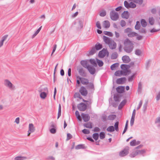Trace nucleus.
<instances>
[{
    "mask_svg": "<svg viewBox=\"0 0 160 160\" xmlns=\"http://www.w3.org/2000/svg\"><path fill=\"white\" fill-rule=\"evenodd\" d=\"M110 15L111 19L113 21H116L119 18V15L118 13L115 12L114 10L111 11Z\"/></svg>",
    "mask_w": 160,
    "mask_h": 160,
    "instance_id": "obj_1",
    "label": "nucleus"
},
{
    "mask_svg": "<svg viewBox=\"0 0 160 160\" xmlns=\"http://www.w3.org/2000/svg\"><path fill=\"white\" fill-rule=\"evenodd\" d=\"M129 147H126L122 151L120 152L119 155L120 157L126 156L129 153Z\"/></svg>",
    "mask_w": 160,
    "mask_h": 160,
    "instance_id": "obj_2",
    "label": "nucleus"
},
{
    "mask_svg": "<svg viewBox=\"0 0 160 160\" xmlns=\"http://www.w3.org/2000/svg\"><path fill=\"white\" fill-rule=\"evenodd\" d=\"M77 107L78 110L81 111H84L87 108V105L84 103L81 102L78 104Z\"/></svg>",
    "mask_w": 160,
    "mask_h": 160,
    "instance_id": "obj_3",
    "label": "nucleus"
},
{
    "mask_svg": "<svg viewBox=\"0 0 160 160\" xmlns=\"http://www.w3.org/2000/svg\"><path fill=\"white\" fill-rule=\"evenodd\" d=\"M77 78L80 80L81 82L83 85H87L89 83L88 80L86 78H81L79 76L77 77Z\"/></svg>",
    "mask_w": 160,
    "mask_h": 160,
    "instance_id": "obj_4",
    "label": "nucleus"
},
{
    "mask_svg": "<svg viewBox=\"0 0 160 160\" xmlns=\"http://www.w3.org/2000/svg\"><path fill=\"white\" fill-rule=\"evenodd\" d=\"M80 75L83 77H86L87 76V73L83 68L81 67L77 69Z\"/></svg>",
    "mask_w": 160,
    "mask_h": 160,
    "instance_id": "obj_5",
    "label": "nucleus"
},
{
    "mask_svg": "<svg viewBox=\"0 0 160 160\" xmlns=\"http://www.w3.org/2000/svg\"><path fill=\"white\" fill-rule=\"evenodd\" d=\"M81 94L83 96H86L88 93V91L84 86H81L79 90Z\"/></svg>",
    "mask_w": 160,
    "mask_h": 160,
    "instance_id": "obj_6",
    "label": "nucleus"
},
{
    "mask_svg": "<svg viewBox=\"0 0 160 160\" xmlns=\"http://www.w3.org/2000/svg\"><path fill=\"white\" fill-rule=\"evenodd\" d=\"M124 47L133 46V44L129 39L127 38L125 40L124 42Z\"/></svg>",
    "mask_w": 160,
    "mask_h": 160,
    "instance_id": "obj_7",
    "label": "nucleus"
},
{
    "mask_svg": "<svg viewBox=\"0 0 160 160\" xmlns=\"http://www.w3.org/2000/svg\"><path fill=\"white\" fill-rule=\"evenodd\" d=\"M87 69L92 75L94 74L96 72V69L93 66L89 65L87 67Z\"/></svg>",
    "mask_w": 160,
    "mask_h": 160,
    "instance_id": "obj_8",
    "label": "nucleus"
},
{
    "mask_svg": "<svg viewBox=\"0 0 160 160\" xmlns=\"http://www.w3.org/2000/svg\"><path fill=\"white\" fill-rule=\"evenodd\" d=\"M82 118L85 122H87L89 121L90 118V116L88 114L82 113L81 114Z\"/></svg>",
    "mask_w": 160,
    "mask_h": 160,
    "instance_id": "obj_9",
    "label": "nucleus"
},
{
    "mask_svg": "<svg viewBox=\"0 0 160 160\" xmlns=\"http://www.w3.org/2000/svg\"><path fill=\"white\" fill-rule=\"evenodd\" d=\"M107 52V50L105 48H103L102 51L99 52V56L101 58L104 57L106 55Z\"/></svg>",
    "mask_w": 160,
    "mask_h": 160,
    "instance_id": "obj_10",
    "label": "nucleus"
},
{
    "mask_svg": "<svg viewBox=\"0 0 160 160\" xmlns=\"http://www.w3.org/2000/svg\"><path fill=\"white\" fill-rule=\"evenodd\" d=\"M35 131V128L32 123H30L29 125V130L28 131V136H29L31 133L34 132Z\"/></svg>",
    "mask_w": 160,
    "mask_h": 160,
    "instance_id": "obj_11",
    "label": "nucleus"
},
{
    "mask_svg": "<svg viewBox=\"0 0 160 160\" xmlns=\"http://www.w3.org/2000/svg\"><path fill=\"white\" fill-rule=\"evenodd\" d=\"M126 81V78L125 77L121 78L117 80L116 83L118 84H123Z\"/></svg>",
    "mask_w": 160,
    "mask_h": 160,
    "instance_id": "obj_12",
    "label": "nucleus"
},
{
    "mask_svg": "<svg viewBox=\"0 0 160 160\" xmlns=\"http://www.w3.org/2000/svg\"><path fill=\"white\" fill-rule=\"evenodd\" d=\"M133 48L134 46L124 47V50L126 52L130 53L133 50Z\"/></svg>",
    "mask_w": 160,
    "mask_h": 160,
    "instance_id": "obj_13",
    "label": "nucleus"
},
{
    "mask_svg": "<svg viewBox=\"0 0 160 160\" xmlns=\"http://www.w3.org/2000/svg\"><path fill=\"white\" fill-rule=\"evenodd\" d=\"M122 60L123 62L125 63H128L130 62L131 59L128 56L125 55L122 58Z\"/></svg>",
    "mask_w": 160,
    "mask_h": 160,
    "instance_id": "obj_14",
    "label": "nucleus"
},
{
    "mask_svg": "<svg viewBox=\"0 0 160 160\" xmlns=\"http://www.w3.org/2000/svg\"><path fill=\"white\" fill-rule=\"evenodd\" d=\"M4 85L5 86L9 87L10 89L12 88L13 86L12 83L8 79H5V80Z\"/></svg>",
    "mask_w": 160,
    "mask_h": 160,
    "instance_id": "obj_15",
    "label": "nucleus"
},
{
    "mask_svg": "<svg viewBox=\"0 0 160 160\" xmlns=\"http://www.w3.org/2000/svg\"><path fill=\"white\" fill-rule=\"evenodd\" d=\"M108 45L110 48L111 49H115L117 46L116 43L112 40Z\"/></svg>",
    "mask_w": 160,
    "mask_h": 160,
    "instance_id": "obj_16",
    "label": "nucleus"
},
{
    "mask_svg": "<svg viewBox=\"0 0 160 160\" xmlns=\"http://www.w3.org/2000/svg\"><path fill=\"white\" fill-rule=\"evenodd\" d=\"M96 52V49L94 47L92 48L90 50L88 51L87 55L88 56L92 55L95 53Z\"/></svg>",
    "mask_w": 160,
    "mask_h": 160,
    "instance_id": "obj_17",
    "label": "nucleus"
},
{
    "mask_svg": "<svg viewBox=\"0 0 160 160\" xmlns=\"http://www.w3.org/2000/svg\"><path fill=\"white\" fill-rule=\"evenodd\" d=\"M124 86H118L116 88L117 92L119 93H122L124 90Z\"/></svg>",
    "mask_w": 160,
    "mask_h": 160,
    "instance_id": "obj_18",
    "label": "nucleus"
},
{
    "mask_svg": "<svg viewBox=\"0 0 160 160\" xmlns=\"http://www.w3.org/2000/svg\"><path fill=\"white\" fill-rule=\"evenodd\" d=\"M121 97V95L118 93L114 94L113 97L114 101L116 102H119L120 98Z\"/></svg>",
    "mask_w": 160,
    "mask_h": 160,
    "instance_id": "obj_19",
    "label": "nucleus"
},
{
    "mask_svg": "<svg viewBox=\"0 0 160 160\" xmlns=\"http://www.w3.org/2000/svg\"><path fill=\"white\" fill-rule=\"evenodd\" d=\"M103 39L105 43L108 44L112 41V39L110 40L109 38L105 36H103Z\"/></svg>",
    "mask_w": 160,
    "mask_h": 160,
    "instance_id": "obj_20",
    "label": "nucleus"
},
{
    "mask_svg": "<svg viewBox=\"0 0 160 160\" xmlns=\"http://www.w3.org/2000/svg\"><path fill=\"white\" fill-rule=\"evenodd\" d=\"M122 17L123 18L127 19L129 17V14L128 11H124L122 14Z\"/></svg>",
    "mask_w": 160,
    "mask_h": 160,
    "instance_id": "obj_21",
    "label": "nucleus"
},
{
    "mask_svg": "<svg viewBox=\"0 0 160 160\" xmlns=\"http://www.w3.org/2000/svg\"><path fill=\"white\" fill-rule=\"evenodd\" d=\"M81 65L84 68H87V67L89 65H88V62L86 60H82L80 62Z\"/></svg>",
    "mask_w": 160,
    "mask_h": 160,
    "instance_id": "obj_22",
    "label": "nucleus"
},
{
    "mask_svg": "<svg viewBox=\"0 0 160 160\" xmlns=\"http://www.w3.org/2000/svg\"><path fill=\"white\" fill-rule=\"evenodd\" d=\"M140 142L139 141H132L130 142V145L132 146H134L140 144Z\"/></svg>",
    "mask_w": 160,
    "mask_h": 160,
    "instance_id": "obj_23",
    "label": "nucleus"
},
{
    "mask_svg": "<svg viewBox=\"0 0 160 160\" xmlns=\"http://www.w3.org/2000/svg\"><path fill=\"white\" fill-rule=\"evenodd\" d=\"M75 148L76 149H85L86 148V147L84 144H80L76 146Z\"/></svg>",
    "mask_w": 160,
    "mask_h": 160,
    "instance_id": "obj_24",
    "label": "nucleus"
},
{
    "mask_svg": "<svg viewBox=\"0 0 160 160\" xmlns=\"http://www.w3.org/2000/svg\"><path fill=\"white\" fill-rule=\"evenodd\" d=\"M78 22L79 25L80 27V29H82L83 28V19H78Z\"/></svg>",
    "mask_w": 160,
    "mask_h": 160,
    "instance_id": "obj_25",
    "label": "nucleus"
},
{
    "mask_svg": "<svg viewBox=\"0 0 160 160\" xmlns=\"http://www.w3.org/2000/svg\"><path fill=\"white\" fill-rule=\"evenodd\" d=\"M103 24L104 27L106 28H109L110 25V22L107 20L104 21L103 22Z\"/></svg>",
    "mask_w": 160,
    "mask_h": 160,
    "instance_id": "obj_26",
    "label": "nucleus"
},
{
    "mask_svg": "<svg viewBox=\"0 0 160 160\" xmlns=\"http://www.w3.org/2000/svg\"><path fill=\"white\" fill-rule=\"evenodd\" d=\"M94 47L95 48L96 50H99L102 48V46L101 44L98 42L96 44L95 47Z\"/></svg>",
    "mask_w": 160,
    "mask_h": 160,
    "instance_id": "obj_27",
    "label": "nucleus"
},
{
    "mask_svg": "<svg viewBox=\"0 0 160 160\" xmlns=\"http://www.w3.org/2000/svg\"><path fill=\"white\" fill-rule=\"evenodd\" d=\"M128 37L132 38L134 36H138V34L135 32H131L130 33L128 34Z\"/></svg>",
    "mask_w": 160,
    "mask_h": 160,
    "instance_id": "obj_28",
    "label": "nucleus"
},
{
    "mask_svg": "<svg viewBox=\"0 0 160 160\" xmlns=\"http://www.w3.org/2000/svg\"><path fill=\"white\" fill-rule=\"evenodd\" d=\"M83 126L87 128H92V123L90 122L84 124Z\"/></svg>",
    "mask_w": 160,
    "mask_h": 160,
    "instance_id": "obj_29",
    "label": "nucleus"
},
{
    "mask_svg": "<svg viewBox=\"0 0 160 160\" xmlns=\"http://www.w3.org/2000/svg\"><path fill=\"white\" fill-rule=\"evenodd\" d=\"M27 158L25 157H23L21 156H18L14 158V160H24Z\"/></svg>",
    "mask_w": 160,
    "mask_h": 160,
    "instance_id": "obj_30",
    "label": "nucleus"
},
{
    "mask_svg": "<svg viewBox=\"0 0 160 160\" xmlns=\"http://www.w3.org/2000/svg\"><path fill=\"white\" fill-rule=\"evenodd\" d=\"M119 63H116L112 64L110 67L111 70H113L115 69L116 68L118 67Z\"/></svg>",
    "mask_w": 160,
    "mask_h": 160,
    "instance_id": "obj_31",
    "label": "nucleus"
},
{
    "mask_svg": "<svg viewBox=\"0 0 160 160\" xmlns=\"http://www.w3.org/2000/svg\"><path fill=\"white\" fill-rule=\"evenodd\" d=\"M118 54L117 52H115L112 53L111 56V58L112 59H115L117 58L118 57Z\"/></svg>",
    "mask_w": 160,
    "mask_h": 160,
    "instance_id": "obj_32",
    "label": "nucleus"
},
{
    "mask_svg": "<svg viewBox=\"0 0 160 160\" xmlns=\"http://www.w3.org/2000/svg\"><path fill=\"white\" fill-rule=\"evenodd\" d=\"M89 62L91 64L93 65L94 66L97 67V63L94 59H91L89 60Z\"/></svg>",
    "mask_w": 160,
    "mask_h": 160,
    "instance_id": "obj_33",
    "label": "nucleus"
},
{
    "mask_svg": "<svg viewBox=\"0 0 160 160\" xmlns=\"http://www.w3.org/2000/svg\"><path fill=\"white\" fill-rule=\"evenodd\" d=\"M127 102V101L126 99L123 100L120 104L118 108L119 109L122 108L125 104Z\"/></svg>",
    "mask_w": 160,
    "mask_h": 160,
    "instance_id": "obj_34",
    "label": "nucleus"
},
{
    "mask_svg": "<svg viewBox=\"0 0 160 160\" xmlns=\"http://www.w3.org/2000/svg\"><path fill=\"white\" fill-rule=\"evenodd\" d=\"M138 152H137V150L133 151L130 154V157L131 158H134L136 156H137L138 155Z\"/></svg>",
    "mask_w": 160,
    "mask_h": 160,
    "instance_id": "obj_35",
    "label": "nucleus"
},
{
    "mask_svg": "<svg viewBox=\"0 0 160 160\" xmlns=\"http://www.w3.org/2000/svg\"><path fill=\"white\" fill-rule=\"evenodd\" d=\"M107 131L108 132H112L114 131V128L113 126H111L108 127L107 129Z\"/></svg>",
    "mask_w": 160,
    "mask_h": 160,
    "instance_id": "obj_36",
    "label": "nucleus"
},
{
    "mask_svg": "<svg viewBox=\"0 0 160 160\" xmlns=\"http://www.w3.org/2000/svg\"><path fill=\"white\" fill-rule=\"evenodd\" d=\"M137 152H138V155H142L143 154L145 153L146 151L145 149H142L141 150H136Z\"/></svg>",
    "mask_w": 160,
    "mask_h": 160,
    "instance_id": "obj_37",
    "label": "nucleus"
},
{
    "mask_svg": "<svg viewBox=\"0 0 160 160\" xmlns=\"http://www.w3.org/2000/svg\"><path fill=\"white\" fill-rule=\"evenodd\" d=\"M97 62L99 67H101L103 66V62L102 60L97 59Z\"/></svg>",
    "mask_w": 160,
    "mask_h": 160,
    "instance_id": "obj_38",
    "label": "nucleus"
},
{
    "mask_svg": "<svg viewBox=\"0 0 160 160\" xmlns=\"http://www.w3.org/2000/svg\"><path fill=\"white\" fill-rule=\"evenodd\" d=\"M116 117L115 115L112 114L108 116V119L110 120H114Z\"/></svg>",
    "mask_w": 160,
    "mask_h": 160,
    "instance_id": "obj_39",
    "label": "nucleus"
},
{
    "mask_svg": "<svg viewBox=\"0 0 160 160\" xmlns=\"http://www.w3.org/2000/svg\"><path fill=\"white\" fill-rule=\"evenodd\" d=\"M141 24L142 27H145L147 25V22L144 19H142L141 21Z\"/></svg>",
    "mask_w": 160,
    "mask_h": 160,
    "instance_id": "obj_40",
    "label": "nucleus"
},
{
    "mask_svg": "<svg viewBox=\"0 0 160 160\" xmlns=\"http://www.w3.org/2000/svg\"><path fill=\"white\" fill-rule=\"evenodd\" d=\"M75 115L77 117V119L79 120L80 121H81L82 120L80 116V115L79 112L78 111H76L75 112Z\"/></svg>",
    "mask_w": 160,
    "mask_h": 160,
    "instance_id": "obj_41",
    "label": "nucleus"
},
{
    "mask_svg": "<svg viewBox=\"0 0 160 160\" xmlns=\"http://www.w3.org/2000/svg\"><path fill=\"white\" fill-rule=\"evenodd\" d=\"M47 94L45 92H42L40 94V97L42 99H45L47 97Z\"/></svg>",
    "mask_w": 160,
    "mask_h": 160,
    "instance_id": "obj_42",
    "label": "nucleus"
},
{
    "mask_svg": "<svg viewBox=\"0 0 160 160\" xmlns=\"http://www.w3.org/2000/svg\"><path fill=\"white\" fill-rule=\"evenodd\" d=\"M156 123L158 124V126L160 127V116L157 118L155 121Z\"/></svg>",
    "mask_w": 160,
    "mask_h": 160,
    "instance_id": "obj_43",
    "label": "nucleus"
},
{
    "mask_svg": "<svg viewBox=\"0 0 160 160\" xmlns=\"http://www.w3.org/2000/svg\"><path fill=\"white\" fill-rule=\"evenodd\" d=\"M140 27V25L139 21L136 22V24L135 26V28L136 30H139Z\"/></svg>",
    "mask_w": 160,
    "mask_h": 160,
    "instance_id": "obj_44",
    "label": "nucleus"
},
{
    "mask_svg": "<svg viewBox=\"0 0 160 160\" xmlns=\"http://www.w3.org/2000/svg\"><path fill=\"white\" fill-rule=\"evenodd\" d=\"M104 34L110 37H112L113 36L112 34L109 31H104Z\"/></svg>",
    "mask_w": 160,
    "mask_h": 160,
    "instance_id": "obj_45",
    "label": "nucleus"
},
{
    "mask_svg": "<svg viewBox=\"0 0 160 160\" xmlns=\"http://www.w3.org/2000/svg\"><path fill=\"white\" fill-rule=\"evenodd\" d=\"M118 125L119 122H116L114 124V130L115 129V130L117 132H118L119 131Z\"/></svg>",
    "mask_w": 160,
    "mask_h": 160,
    "instance_id": "obj_46",
    "label": "nucleus"
},
{
    "mask_svg": "<svg viewBox=\"0 0 160 160\" xmlns=\"http://www.w3.org/2000/svg\"><path fill=\"white\" fill-rule=\"evenodd\" d=\"M50 128H56V124L53 122H52L50 123Z\"/></svg>",
    "mask_w": 160,
    "mask_h": 160,
    "instance_id": "obj_47",
    "label": "nucleus"
},
{
    "mask_svg": "<svg viewBox=\"0 0 160 160\" xmlns=\"http://www.w3.org/2000/svg\"><path fill=\"white\" fill-rule=\"evenodd\" d=\"M142 84L141 82H140L138 83V92H141L142 89Z\"/></svg>",
    "mask_w": 160,
    "mask_h": 160,
    "instance_id": "obj_48",
    "label": "nucleus"
},
{
    "mask_svg": "<svg viewBox=\"0 0 160 160\" xmlns=\"http://www.w3.org/2000/svg\"><path fill=\"white\" fill-rule=\"evenodd\" d=\"M99 137V134L97 133H95L93 134V138L95 140H97Z\"/></svg>",
    "mask_w": 160,
    "mask_h": 160,
    "instance_id": "obj_49",
    "label": "nucleus"
},
{
    "mask_svg": "<svg viewBox=\"0 0 160 160\" xmlns=\"http://www.w3.org/2000/svg\"><path fill=\"white\" fill-rule=\"evenodd\" d=\"M124 5L125 7L127 8H130V3H129L127 1H125L124 2Z\"/></svg>",
    "mask_w": 160,
    "mask_h": 160,
    "instance_id": "obj_50",
    "label": "nucleus"
},
{
    "mask_svg": "<svg viewBox=\"0 0 160 160\" xmlns=\"http://www.w3.org/2000/svg\"><path fill=\"white\" fill-rule=\"evenodd\" d=\"M128 121L127 120L126 121V123L125 124V128H124V130L122 132L123 134L127 130L128 127Z\"/></svg>",
    "mask_w": 160,
    "mask_h": 160,
    "instance_id": "obj_51",
    "label": "nucleus"
},
{
    "mask_svg": "<svg viewBox=\"0 0 160 160\" xmlns=\"http://www.w3.org/2000/svg\"><path fill=\"white\" fill-rule=\"evenodd\" d=\"M100 138L101 139H103L105 138V133L103 132H101L99 134Z\"/></svg>",
    "mask_w": 160,
    "mask_h": 160,
    "instance_id": "obj_52",
    "label": "nucleus"
},
{
    "mask_svg": "<svg viewBox=\"0 0 160 160\" xmlns=\"http://www.w3.org/2000/svg\"><path fill=\"white\" fill-rule=\"evenodd\" d=\"M141 51L139 49H136L135 51V54L139 56L141 54Z\"/></svg>",
    "mask_w": 160,
    "mask_h": 160,
    "instance_id": "obj_53",
    "label": "nucleus"
},
{
    "mask_svg": "<svg viewBox=\"0 0 160 160\" xmlns=\"http://www.w3.org/2000/svg\"><path fill=\"white\" fill-rule=\"evenodd\" d=\"M149 23L151 25H153L154 22V20L153 18H150L149 19Z\"/></svg>",
    "mask_w": 160,
    "mask_h": 160,
    "instance_id": "obj_54",
    "label": "nucleus"
},
{
    "mask_svg": "<svg viewBox=\"0 0 160 160\" xmlns=\"http://www.w3.org/2000/svg\"><path fill=\"white\" fill-rule=\"evenodd\" d=\"M151 62V60L150 59H149L146 62V66L147 69H148L150 66Z\"/></svg>",
    "mask_w": 160,
    "mask_h": 160,
    "instance_id": "obj_55",
    "label": "nucleus"
},
{
    "mask_svg": "<svg viewBox=\"0 0 160 160\" xmlns=\"http://www.w3.org/2000/svg\"><path fill=\"white\" fill-rule=\"evenodd\" d=\"M136 7V5L132 2H130V8H134Z\"/></svg>",
    "mask_w": 160,
    "mask_h": 160,
    "instance_id": "obj_56",
    "label": "nucleus"
},
{
    "mask_svg": "<svg viewBox=\"0 0 160 160\" xmlns=\"http://www.w3.org/2000/svg\"><path fill=\"white\" fill-rule=\"evenodd\" d=\"M132 31V29L131 28H128L125 29L124 32L127 33H130Z\"/></svg>",
    "mask_w": 160,
    "mask_h": 160,
    "instance_id": "obj_57",
    "label": "nucleus"
},
{
    "mask_svg": "<svg viewBox=\"0 0 160 160\" xmlns=\"http://www.w3.org/2000/svg\"><path fill=\"white\" fill-rule=\"evenodd\" d=\"M88 87L90 89L94 90V84L90 82L89 83Z\"/></svg>",
    "mask_w": 160,
    "mask_h": 160,
    "instance_id": "obj_58",
    "label": "nucleus"
},
{
    "mask_svg": "<svg viewBox=\"0 0 160 160\" xmlns=\"http://www.w3.org/2000/svg\"><path fill=\"white\" fill-rule=\"evenodd\" d=\"M127 65L126 64H122L121 66V68L122 69L126 70L127 69Z\"/></svg>",
    "mask_w": 160,
    "mask_h": 160,
    "instance_id": "obj_59",
    "label": "nucleus"
},
{
    "mask_svg": "<svg viewBox=\"0 0 160 160\" xmlns=\"http://www.w3.org/2000/svg\"><path fill=\"white\" fill-rule=\"evenodd\" d=\"M99 15L101 17H104L106 15V12L104 10H103L100 13Z\"/></svg>",
    "mask_w": 160,
    "mask_h": 160,
    "instance_id": "obj_60",
    "label": "nucleus"
},
{
    "mask_svg": "<svg viewBox=\"0 0 160 160\" xmlns=\"http://www.w3.org/2000/svg\"><path fill=\"white\" fill-rule=\"evenodd\" d=\"M82 132L85 134H88L90 133V131L89 130L84 129L82 131Z\"/></svg>",
    "mask_w": 160,
    "mask_h": 160,
    "instance_id": "obj_61",
    "label": "nucleus"
},
{
    "mask_svg": "<svg viewBox=\"0 0 160 160\" xmlns=\"http://www.w3.org/2000/svg\"><path fill=\"white\" fill-rule=\"evenodd\" d=\"M139 32L142 33H146V32L145 29L144 28H142L139 30Z\"/></svg>",
    "mask_w": 160,
    "mask_h": 160,
    "instance_id": "obj_62",
    "label": "nucleus"
},
{
    "mask_svg": "<svg viewBox=\"0 0 160 160\" xmlns=\"http://www.w3.org/2000/svg\"><path fill=\"white\" fill-rule=\"evenodd\" d=\"M50 130L52 133L54 134L56 132V128H51Z\"/></svg>",
    "mask_w": 160,
    "mask_h": 160,
    "instance_id": "obj_63",
    "label": "nucleus"
},
{
    "mask_svg": "<svg viewBox=\"0 0 160 160\" xmlns=\"http://www.w3.org/2000/svg\"><path fill=\"white\" fill-rule=\"evenodd\" d=\"M72 135L69 133H68L67 134V140H69L72 139Z\"/></svg>",
    "mask_w": 160,
    "mask_h": 160,
    "instance_id": "obj_64",
    "label": "nucleus"
}]
</instances>
